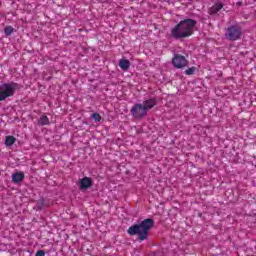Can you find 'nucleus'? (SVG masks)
<instances>
[{
  "label": "nucleus",
  "mask_w": 256,
  "mask_h": 256,
  "mask_svg": "<svg viewBox=\"0 0 256 256\" xmlns=\"http://www.w3.org/2000/svg\"><path fill=\"white\" fill-rule=\"evenodd\" d=\"M196 25L197 21L193 19H184L172 28L171 36L174 39H185L187 37H191L195 31Z\"/></svg>",
  "instance_id": "1"
},
{
  "label": "nucleus",
  "mask_w": 256,
  "mask_h": 256,
  "mask_svg": "<svg viewBox=\"0 0 256 256\" xmlns=\"http://www.w3.org/2000/svg\"><path fill=\"white\" fill-rule=\"evenodd\" d=\"M153 225H155V221H153V219H145L140 224L130 226L128 229V235H138V239H140V241H145L149 235V231L153 228Z\"/></svg>",
  "instance_id": "2"
},
{
  "label": "nucleus",
  "mask_w": 256,
  "mask_h": 256,
  "mask_svg": "<svg viewBox=\"0 0 256 256\" xmlns=\"http://www.w3.org/2000/svg\"><path fill=\"white\" fill-rule=\"evenodd\" d=\"M17 87V83L13 82L0 84V101H5L9 97H13L15 91H17Z\"/></svg>",
  "instance_id": "3"
},
{
  "label": "nucleus",
  "mask_w": 256,
  "mask_h": 256,
  "mask_svg": "<svg viewBox=\"0 0 256 256\" xmlns=\"http://www.w3.org/2000/svg\"><path fill=\"white\" fill-rule=\"evenodd\" d=\"M242 35L243 30L237 25L228 27L225 32V37L228 41H239Z\"/></svg>",
  "instance_id": "4"
},
{
  "label": "nucleus",
  "mask_w": 256,
  "mask_h": 256,
  "mask_svg": "<svg viewBox=\"0 0 256 256\" xmlns=\"http://www.w3.org/2000/svg\"><path fill=\"white\" fill-rule=\"evenodd\" d=\"M130 113L134 116L135 119H143V117L147 115V112L143 104L140 103L134 104L130 110Z\"/></svg>",
  "instance_id": "5"
},
{
  "label": "nucleus",
  "mask_w": 256,
  "mask_h": 256,
  "mask_svg": "<svg viewBox=\"0 0 256 256\" xmlns=\"http://www.w3.org/2000/svg\"><path fill=\"white\" fill-rule=\"evenodd\" d=\"M172 65L176 69H183V67H187V65H188L187 58H185V56H183L181 54H176L172 58Z\"/></svg>",
  "instance_id": "6"
},
{
  "label": "nucleus",
  "mask_w": 256,
  "mask_h": 256,
  "mask_svg": "<svg viewBox=\"0 0 256 256\" xmlns=\"http://www.w3.org/2000/svg\"><path fill=\"white\" fill-rule=\"evenodd\" d=\"M157 105V99L151 98L142 103V107L146 110V112L150 111V109H153Z\"/></svg>",
  "instance_id": "7"
},
{
  "label": "nucleus",
  "mask_w": 256,
  "mask_h": 256,
  "mask_svg": "<svg viewBox=\"0 0 256 256\" xmlns=\"http://www.w3.org/2000/svg\"><path fill=\"white\" fill-rule=\"evenodd\" d=\"M25 179V174L21 171L12 174L13 183H21Z\"/></svg>",
  "instance_id": "8"
},
{
  "label": "nucleus",
  "mask_w": 256,
  "mask_h": 256,
  "mask_svg": "<svg viewBox=\"0 0 256 256\" xmlns=\"http://www.w3.org/2000/svg\"><path fill=\"white\" fill-rule=\"evenodd\" d=\"M92 181L89 177H84L80 180V189H89L91 187Z\"/></svg>",
  "instance_id": "9"
},
{
  "label": "nucleus",
  "mask_w": 256,
  "mask_h": 256,
  "mask_svg": "<svg viewBox=\"0 0 256 256\" xmlns=\"http://www.w3.org/2000/svg\"><path fill=\"white\" fill-rule=\"evenodd\" d=\"M223 9L222 3H216L211 8H209L208 13L210 15H216V13H219V10Z\"/></svg>",
  "instance_id": "10"
},
{
  "label": "nucleus",
  "mask_w": 256,
  "mask_h": 256,
  "mask_svg": "<svg viewBox=\"0 0 256 256\" xmlns=\"http://www.w3.org/2000/svg\"><path fill=\"white\" fill-rule=\"evenodd\" d=\"M119 67L122 71H127L131 67V62L127 59H121L119 61Z\"/></svg>",
  "instance_id": "11"
},
{
  "label": "nucleus",
  "mask_w": 256,
  "mask_h": 256,
  "mask_svg": "<svg viewBox=\"0 0 256 256\" xmlns=\"http://www.w3.org/2000/svg\"><path fill=\"white\" fill-rule=\"evenodd\" d=\"M17 139L14 136H7L5 140V145L7 147H11V145H14Z\"/></svg>",
  "instance_id": "12"
},
{
  "label": "nucleus",
  "mask_w": 256,
  "mask_h": 256,
  "mask_svg": "<svg viewBox=\"0 0 256 256\" xmlns=\"http://www.w3.org/2000/svg\"><path fill=\"white\" fill-rule=\"evenodd\" d=\"M40 125H49V118L45 115L41 116L39 119Z\"/></svg>",
  "instance_id": "13"
},
{
  "label": "nucleus",
  "mask_w": 256,
  "mask_h": 256,
  "mask_svg": "<svg viewBox=\"0 0 256 256\" xmlns=\"http://www.w3.org/2000/svg\"><path fill=\"white\" fill-rule=\"evenodd\" d=\"M14 31V28L12 26H7L5 29H4V33L5 35L9 36L13 33Z\"/></svg>",
  "instance_id": "14"
},
{
  "label": "nucleus",
  "mask_w": 256,
  "mask_h": 256,
  "mask_svg": "<svg viewBox=\"0 0 256 256\" xmlns=\"http://www.w3.org/2000/svg\"><path fill=\"white\" fill-rule=\"evenodd\" d=\"M91 119H94V121H96V123H99V121H101V115L99 113H93L91 115Z\"/></svg>",
  "instance_id": "15"
},
{
  "label": "nucleus",
  "mask_w": 256,
  "mask_h": 256,
  "mask_svg": "<svg viewBox=\"0 0 256 256\" xmlns=\"http://www.w3.org/2000/svg\"><path fill=\"white\" fill-rule=\"evenodd\" d=\"M195 71H197V68L191 67V68H188L187 70H185V74L186 75H193V73H195Z\"/></svg>",
  "instance_id": "16"
},
{
  "label": "nucleus",
  "mask_w": 256,
  "mask_h": 256,
  "mask_svg": "<svg viewBox=\"0 0 256 256\" xmlns=\"http://www.w3.org/2000/svg\"><path fill=\"white\" fill-rule=\"evenodd\" d=\"M36 256H45V251L44 250L37 251Z\"/></svg>",
  "instance_id": "17"
}]
</instances>
